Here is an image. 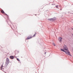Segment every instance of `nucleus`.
<instances>
[{"label": "nucleus", "mask_w": 73, "mask_h": 73, "mask_svg": "<svg viewBox=\"0 0 73 73\" xmlns=\"http://www.w3.org/2000/svg\"><path fill=\"white\" fill-rule=\"evenodd\" d=\"M60 50L61 51H62V52H65L66 54H68L69 56H71V54L70 53V52H69V50H68V49L67 47H64L63 49H61Z\"/></svg>", "instance_id": "1"}, {"label": "nucleus", "mask_w": 73, "mask_h": 73, "mask_svg": "<svg viewBox=\"0 0 73 73\" xmlns=\"http://www.w3.org/2000/svg\"><path fill=\"white\" fill-rule=\"evenodd\" d=\"M32 35L29 36L27 37V38L26 40H29V39H30V38H32Z\"/></svg>", "instance_id": "2"}, {"label": "nucleus", "mask_w": 73, "mask_h": 73, "mask_svg": "<svg viewBox=\"0 0 73 73\" xmlns=\"http://www.w3.org/2000/svg\"><path fill=\"white\" fill-rule=\"evenodd\" d=\"M58 40L60 42H61V41H62V37H59Z\"/></svg>", "instance_id": "3"}, {"label": "nucleus", "mask_w": 73, "mask_h": 73, "mask_svg": "<svg viewBox=\"0 0 73 73\" xmlns=\"http://www.w3.org/2000/svg\"><path fill=\"white\" fill-rule=\"evenodd\" d=\"M49 20L50 21H54V20H56V19L54 18H51L49 19Z\"/></svg>", "instance_id": "4"}, {"label": "nucleus", "mask_w": 73, "mask_h": 73, "mask_svg": "<svg viewBox=\"0 0 73 73\" xmlns=\"http://www.w3.org/2000/svg\"><path fill=\"white\" fill-rule=\"evenodd\" d=\"M9 64V62H6L5 64V65L6 66H7L8 65V64Z\"/></svg>", "instance_id": "5"}, {"label": "nucleus", "mask_w": 73, "mask_h": 73, "mask_svg": "<svg viewBox=\"0 0 73 73\" xmlns=\"http://www.w3.org/2000/svg\"><path fill=\"white\" fill-rule=\"evenodd\" d=\"M10 58L11 59H13V58H14V56H10Z\"/></svg>", "instance_id": "6"}, {"label": "nucleus", "mask_w": 73, "mask_h": 73, "mask_svg": "<svg viewBox=\"0 0 73 73\" xmlns=\"http://www.w3.org/2000/svg\"><path fill=\"white\" fill-rule=\"evenodd\" d=\"M6 62H9V59L8 58H7Z\"/></svg>", "instance_id": "7"}, {"label": "nucleus", "mask_w": 73, "mask_h": 73, "mask_svg": "<svg viewBox=\"0 0 73 73\" xmlns=\"http://www.w3.org/2000/svg\"><path fill=\"white\" fill-rule=\"evenodd\" d=\"M3 65H2L1 67V70H3Z\"/></svg>", "instance_id": "8"}, {"label": "nucleus", "mask_w": 73, "mask_h": 73, "mask_svg": "<svg viewBox=\"0 0 73 73\" xmlns=\"http://www.w3.org/2000/svg\"><path fill=\"white\" fill-rule=\"evenodd\" d=\"M1 12L2 13H4V12L3 11V10H1Z\"/></svg>", "instance_id": "9"}, {"label": "nucleus", "mask_w": 73, "mask_h": 73, "mask_svg": "<svg viewBox=\"0 0 73 73\" xmlns=\"http://www.w3.org/2000/svg\"><path fill=\"white\" fill-rule=\"evenodd\" d=\"M17 61H19V62L20 61V60H19V58H17Z\"/></svg>", "instance_id": "10"}, {"label": "nucleus", "mask_w": 73, "mask_h": 73, "mask_svg": "<svg viewBox=\"0 0 73 73\" xmlns=\"http://www.w3.org/2000/svg\"><path fill=\"white\" fill-rule=\"evenodd\" d=\"M36 34H35L32 36V37H35V36H36Z\"/></svg>", "instance_id": "11"}, {"label": "nucleus", "mask_w": 73, "mask_h": 73, "mask_svg": "<svg viewBox=\"0 0 73 73\" xmlns=\"http://www.w3.org/2000/svg\"><path fill=\"white\" fill-rule=\"evenodd\" d=\"M53 45H54V46H56L55 43H53Z\"/></svg>", "instance_id": "12"}, {"label": "nucleus", "mask_w": 73, "mask_h": 73, "mask_svg": "<svg viewBox=\"0 0 73 73\" xmlns=\"http://www.w3.org/2000/svg\"><path fill=\"white\" fill-rule=\"evenodd\" d=\"M55 7H56L57 8H58V5H57V6H55Z\"/></svg>", "instance_id": "13"}, {"label": "nucleus", "mask_w": 73, "mask_h": 73, "mask_svg": "<svg viewBox=\"0 0 73 73\" xmlns=\"http://www.w3.org/2000/svg\"><path fill=\"white\" fill-rule=\"evenodd\" d=\"M46 52H45V54H46Z\"/></svg>", "instance_id": "14"}, {"label": "nucleus", "mask_w": 73, "mask_h": 73, "mask_svg": "<svg viewBox=\"0 0 73 73\" xmlns=\"http://www.w3.org/2000/svg\"><path fill=\"white\" fill-rule=\"evenodd\" d=\"M72 28H73V27H72Z\"/></svg>", "instance_id": "15"}, {"label": "nucleus", "mask_w": 73, "mask_h": 73, "mask_svg": "<svg viewBox=\"0 0 73 73\" xmlns=\"http://www.w3.org/2000/svg\"><path fill=\"white\" fill-rule=\"evenodd\" d=\"M72 36H73V34H72Z\"/></svg>", "instance_id": "16"}]
</instances>
